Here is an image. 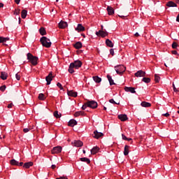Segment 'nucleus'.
I'll return each instance as SVG.
<instances>
[{
  "label": "nucleus",
  "instance_id": "680f3d73",
  "mask_svg": "<svg viewBox=\"0 0 179 179\" xmlns=\"http://www.w3.org/2000/svg\"><path fill=\"white\" fill-rule=\"evenodd\" d=\"M52 170H54V169H55V167H57V166H55V164H53V165H52Z\"/></svg>",
  "mask_w": 179,
  "mask_h": 179
},
{
  "label": "nucleus",
  "instance_id": "13d9d810",
  "mask_svg": "<svg viewBox=\"0 0 179 179\" xmlns=\"http://www.w3.org/2000/svg\"><path fill=\"white\" fill-rule=\"evenodd\" d=\"M164 117H169L170 114L169 113H166L164 114Z\"/></svg>",
  "mask_w": 179,
  "mask_h": 179
},
{
  "label": "nucleus",
  "instance_id": "052dcab7",
  "mask_svg": "<svg viewBox=\"0 0 179 179\" xmlns=\"http://www.w3.org/2000/svg\"><path fill=\"white\" fill-rule=\"evenodd\" d=\"M135 37H139V34L138 32H136L135 34H134Z\"/></svg>",
  "mask_w": 179,
  "mask_h": 179
},
{
  "label": "nucleus",
  "instance_id": "2f4dec72",
  "mask_svg": "<svg viewBox=\"0 0 179 179\" xmlns=\"http://www.w3.org/2000/svg\"><path fill=\"white\" fill-rule=\"evenodd\" d=\"M93 80L96 82V83H100L101 82V78H99L97 76H93Z\"/></svg>",
  "mask_w": 179,
  "mask_h": 179
},
{
  "label": "nucleus",
  "instance_id": "9d476101",
  "mask_svg": "<svg viewBox=\"0 0 179 179\" xmlns=\"http://www.w3.org/2000/svg\"><path fill=\"white\" fill-rule=\"evenodd\" d=\"M101 136H104V134L101 132H98L97 130H95L94 131V136L93 138H95V139H99V138H101Z\"/></svg>",
  "mask_w": 179,
  "mask_h": 179
},
{
  "label": "nucleus",
  "instance_id": "f257e3e1",
  "mask_svg": "<svg viewBox=\"0 0 179 179\" xmlns=\"http://www.w3.org/2000/svg\"><path fill=\"white\" fill-rule=\"evenodd\" d=\"M40 41L43 47H45L46 48H50V47H51V41L46 36H43L41 38Z\"/></svg>",
  "mask_w": 179,
  "mask_h": 179
},
{
  "label": "nucleus",
  "instance_id": "f704fd0d",
  "mask_svg": "<svg viewBox=\"0 0 179 179\" xmlns=\"http://www.w3.org/2000/svg\"><path fill=\"white\" fill-rule=\"evenodd\" d=\"M53 115L55 118H61V113H59L57 110L54 112Z\"/></svg>",
  "mask_w": 179,
  "mask_h": 179
},
{
  "label": "nucleus",
  "instance_id": "5fc2aeb1",
  "mask_svg": "<svg viewBox=\"0 0 179 179\" xmlns=\"http://www.w3.org/2000/svg\"><path fill=\"white\" fill-rule=\"evenodd\" d=\"M13 107V103H10L8 105V108H12Z\"/></svg>",
  "mask_w": 179,
  "mask_h": 179
},
{
  "label": "nucleus",
  "instance_id": "338daca9",
  "mask_svg": "<svg viewBox=\"0 0 179 179\" xmlns=\"http://www.w3.org/2000/svg\"><path fill=\"white\" fill-rule=\"evenodd\" d=\"M176 3H179V0H176Z\"/></svg>",
  "mask_w": 179,
  "mask_h": 179
},
{
  "label": "nucleus",
  "instance_id": "e2e57ef3",
  "mask_svg": "<svg viewBox=\"0 0 179 179\" xmlns=\"http://www.w3.org/2000/svg\"><path fill=\"white\" fill-rule=\"evenodd\" d=\"M0 8H3V3H0Z\"/></svg>",
  "mask_w": 179,
  "mask_h": 179
},
{
  "label": "nucleus",
  "instance_id": "8fccbe9b",
  "mask_svg": "<svg viewBox=\"0 0 179 179\" xmlns=\"http://www.w3.org/2000/svg\"><path fill=\"white\" fill-rule=\"evenodd\" d=\"M122 138L124 141H127L128 139V138H127L126 136L124 134H122Z\"/></svg>",
  "mask_w": 179,
  "mask_h": 179
},
{
  "label": "nucleus",
  "instance_id": "4be33fe9",
  "mask_svg": "<svg viewBox=\"0 0 179 179\" xmlns=\"http://www.w3.org/2000/svg\"><path fill=\"white\" fill-rule=\"evenodd\" d=\"M99 150H100V148H99L98 146L94 147L91 150V155H96V153H97L99 152Z\"/></svg>",
  "mask_w": 179,
  "mask_h": 179
},
{
  "label": "nucleus",
  "instance_id": "0eeeda50",
  "mask_svg": "<svg viewBox=\"0 0 179 179\" xmlns=\"http://www.w3.org/2000/svg\"><path fill=\"white\" fill-rule=\"evenodd\" d=\"M72 145L76 146V148H81V146H83V142H82L80 140H75L73 142H72Z\"/></svg>",
  "mask_w": 179,
  "mask_h": 179
},
{
  "label": "nucleus",
  "instance_id": "dca6fc26",
  "mask_svg": "<svg viewBox=\"0 0 179 179\" xmlns=\"http://www.w3.org/2000/svg\"><path fill=\"white\" fill-rule=\"evenodd\" d=\"M124 90L125 92H130V93H136V91H135V87H125Z\"/></svg>",
  "mask_w": 179,
  "mask_h": 179
},
{
  "label": "nucleus",
  "instance_id": "c756f323",
  "mask_svg": "<svg viewBox=\"0 0 179 179\" xmlns=\"http://www.w3.org/2000/svg\"><path fill=\"white\" fill-rule=\"evenodd\" d=\"M26 16H27V10H22L21 12V17L22 19H26Z\"/></svg>",
  "mask_w": 179,
  "mask_h": 179
},
{
  "label": "nucleus",
  "instance_id": "20e7f679",
  "mask_svg": "<svg viewBox=\"0 0 179 179\" xmlns=\"http://www.w3.org/2000/svg\"><path fill=\"white\" fill-rule=\"evenodd\" d=\"M61 152H62V147H61V146L54 147L52 148V150H51L52 155H56L58 153H61Z\"/></svg>",
  "mask_w": 179,
  "mask_h": 179
},
{
  "label": "nucleus",
  "instance_id": "c85d7f7f",
  "mask_svg": "<svg viewBox=\"0 0 179 179\" xmlns=\"http://www.w3.org/2000/svg\"><path fill=\"white\" fill-rule=\"evenodd\" d=\"M39 33L41 36H45V34H47V31L44 27L40 28Z\"/></svg>",
  "mask_w": 179,
  "mask_h": 179
},
{
  "label": "nucleus",
  "instance_id": "72a5a7b5",
  "mask_svg": "<svg viewBox=\"0 0 179 179\" xmlns=\"http://www.w3.org/2000/svg\"><path fill=\"white\" fill-rule=\"evenodd\" d=\"M80 162H85V163H87V164H90V159L86 158V157H83L80 158Z\"/></svg>",
  "mask_w": 179,
  "mask_h": 179
},
{
  "label": "nucleus",
  "instance_id": "4c0bfd02",
  "mask_svg": "<svg viewBox=\"0 0 179 179\" xmlns=\"http://www.w3.org/2000/svg\"><path fill=\"white\" fill-rule=\"evenodd\" d=\"M7 41H9V38L1 37L0 40V43H6Z\"/></svg>",
  "mask_w": 179,
  "mask_h": 179
},
{
  "label": "nucleus",
  "instance_id": "7ed1b4c3",
  "mask_svg": "<svg viewBox=\"0 0 179 179\" xmlns=\"http://www.w3.org/2000/svg\"><path fill=\"white\" fill-rule=\"evenodd\" d=\"M27 59L32 64V65L36 66L38 64V57L33 56L31 53H27Z\"/></svg>",
  "mask_w": 179,
  "mask_h": 179
},
{
  "label": "nucleus",
  "instance_id": "6ab92c4d",
  "mask_svg": "<svg viewBox=\"0 0 179 179\" xmlns=\"http://www.w3.org/2000/svg\"><path fill=\"white\" fill-rule=\"evenodd\" d=\"M76 31H85V27L82 24H78V27L76 28Z\"/></svg>",
  "mask_w": 179,
  "mask_h": 179
},
{
  "label": "nucleus",
  "instance_id": "473e14b6",
  "mask_svg": "<svg viewBox=\"0 0 179 179\" xmlns=\"http://www.w3.org/2000/svg\"><path fill=\"white\" fill-rule=\"evenodd\" d=\"M75 68L73 67V64H70L69 68V73H73L75 72V70H73Z\"/></svg>",
  "mask_w": 179,
  "mask_h": 179
},
{
  "label": "nucleus",
  "instance_id": "864d4df0",
  "mask_svg": "<svg viewBox=\"0 0 179 179\" xmlns=\"http://www.w3.org/2000/svg\"><path fill=\"white\" fill-rule=\"evenodd\" d=\"M110 55H114V49H110Z\"/></svg>",
  "mask_w": 179,
  "mask_h": 179
},
{
  "label": "nucleus",
  "instance_id": "aec40b11",
  "mask_svg": "<svg viewBox=\"0 0 179 179\" xmlns=\"http://www.w3.org/2000/svg\"><path fill=\"white\" fill-rule=\"evenodd\" d=\"M166 6H168V8H176L177 3H174L173 1H169L166 3Z\"/></svg>",
  "mask_w": 179,
  "mask_h": 179
},
{
  "label": "nucleus",
  "instance_id": "ddd939ff",
  "mask_svg": "<svg viewBox=\"0 0 179 179\" xmlns=\"http://www.w3.org/2000/svg\"><path fill=\"white\" fill-rule=\"evenodd\" d=\"M10 164H12V166H23V162H20L19 163V162L16 161L15 159H11L10 160Z\"/></svg>",
  "mask_w": 179,
  "mask_h": 179
},
{
  "label": "nucleus",
  "instance_id": "79ce46f5",
  "mask_svg": "<svg viewBox=\"0 0 179 179\" xmlns=\"http://www.w3.org/2000/svg\"><path fill=\"white\" fill-rule=\"evenodd\" d=\"M20 76H21L20 73H17L15 74V78H16L17 80H20Z\"/></svg>",
  "mask_w": 179,
  "mask_h": 179
},
{
  "label": "nucleus",
  "instance_id": "423d86ee",
  "mask_svg": "<svg viewBox=\"0 0 179 179\" xmlns=\"http://www.w3.org/2000/svg\"><path fill=\"white\" fill-rule=\"evenodd\" d=\"M87 103L90 108H97V102L96 101H87Z\"/></svg>",
  "mask_w": 179,
  "mask_h": 179
},
{
  "label": "nucleus",
  "instance_id": "6e6d98bb",
  "mask_svg": "<svg viewBox=\"0 0 179 179\" xmlns=\"http://www.w3.org/2000/svg\"><path fill=\"white\" fill-rule=\"evenodd\" d=\"M172 54H173V55H177V50H173Z\"/></svg>",
  "mask_w": 179,
  "mask_h": 179
},
{
  "label": "nucleus",
  "instance_id": "cd10ccee",
  "mask_svg": "<svg viewBox=\"0 0 179 179\" xmlns=\"http://www.w3.org/2000/svg\"><path fill=\"white\" fill-rule=\"evenodd\" d=\"M74 48L79 50L82 47V42H77L73 45Z\"/></svg>",
  "mask_w": 179,
  "mask_h": 179
},
{
  "label": "nucleus",
  "instance_id": "6e6552de",
  "mask_svg": "<svg viewBox=\"0 0 179 179\" xmlns=\"http://www.w3.org/2000/svg\"><path fill=\"white\" fill-rule=\"evenodd\" d=\"M54 76H52V72H50L48 76L45 78V80L47 82V85H51V82L52 81V78Z\"/></svg>",
  "mask_w": 179,
  "mask_h": 179
},
{
  "label": "nucleus",
  "instance_id": "1a4fd4ad",
  "mask_svg": "<svg viewBox=\"0 0 179 179\" xmlns=\"http://www.w3.org/2000/svg\"><path fill=\"white\" fill-rule=\"evenodd\" d=\"M145 75H146V72L142 70H139L136 73H135V76H136V78H142L145 76Z\"/></svg>",
  "mask_w": 179,
  "mask_h": 179
},
{
  "label": "nucleus",
  "instance_id": "f03ea898",
  "mask_svg": "<svg viewBox=\"0 0 179 179\" xmlns=\"http://www.w3.org/2000/svg\"><path fill=\"white\" fill-rule=\"evenodd\" d=\"M115 71L117 73V75H120V76H122L124 75V72H125L127 68L122 65H117L114 67Z\"/></svg>",
  "mask_w": 179,
  "mask_h": 179
},
{
  "label": "nucleus",
  "instance_id": "603ef678",
  "mask_svg": "<svg viewBox=\"0 0 179 179\" xmlns=\"http://www.w3.org/2000/svg\"><path fill=\"white\" fill-rule=\"evenodd\" d=\"M173 91L174 92H178V90H177V88H176V85H174V83H173Z\"/></svg>",
  "mask_w": 179,
  "mask_h": 179
},
{
  "label": "nucleus",
  "instance_id": "7c9ffc66",
  "mask_svg": "<svg viewBox=\"0 0 179 179\" xmlns=\"http://www.w3.org/2000/svg\"><path fill=\"white\" fill-rule=\"evenodd\" d=\"M79 115H85V112L83 110L77 111L74 113V116L79 117Z\"/></svg>",
  "mask_w": 179,
  "mask_h": 179
},
{
  "label": "nucleus",
  "instance_id": "5701e85b",
  "mask_svg": "<svg viewBox=\"0 0 179 179\" xmlns=\"http://www.w3.org/2000/svg\"><path fill=\"white\" fill-rule=\"evenodd\" d=\"M106 44L108 47H110V48H113L114 47V43H113V41H111L110 39L106 40Z\"/></svg>",
  "mask_w": 179,
  "mask_h": 179
},
{
  "label": "nucleus",
  "instance_id": "9b49d317",
  "mask_svg": "<svg viewBox=\"0 0 179 179\" xmlns=\"http://www.w3.org/2000/svg\"><path fill=\"white\" fill-rule=\"evenodd\" d=\"M97 36H101V37H106V36H108V32L104 31L103 30H99V31L96 32Z\"/></svg>",
  "mask_w": 179,
  "mask_h": 179
},
{
  "label": "nucleus",
  "instance_id": "09e8293b",
  "mask_svg": "<svg viewBox=\"0 0 179 179\" xmlns=\"http://www.w3.org/2000/svg\"><path fill=\"white\" fill-rule=\"evenodd\" d=\"M56 179H68V177H66V176H61L59 178H57Z\"/></svg>",
  "mask_w": 179,
  "mask_h": 179
},
{
  "label": "nucleus",
  "instance_id": "2eb2a0df",
  "mask_svg": "<svg viewBox=\"0 0 179 179\" xmlns=\"http://www.w3.org/2000/svg\"><path fill=\"white\" fill-rule=\"evenodd\" d=\"M59 29H65L66 27H68V23H66V22L61 21L59 23Z\"/></svg>",
  "mask_w": 179,
  "mask_h": 179
},
{
  "label": "nucleus",
  "instance_id": "c9c22d12",
  "mask_svg": "<svg viewBox=\"0 0 179 179\" xmlns=\"http://www.w3.org/2000/svg\"><path fill=\"white\" fill-rule=\"evenodd\" d=\"M142 82H144L145 83H150V78L144 77L142 79Z\"/></svg>",
  "mask_w": 179,
  "mask_h": 179
},
{
  "label": "nucleus",
  "instance_id": "a19ab883",
  "mask_svg": "<svg viewBox=\"0 0 179 179\" xmlns=\"http://www.w3.org/2000/svg\"><path fill=\"white\" fill-rule=\"evenodd\" d=\"M87 107H89V105L87 103V102L85 103L83 106H82V110H86V108H87Z\"/></svg>",
  "mask_w": 179,
  "mask_h": 179
},
{
  "label": "nucleus",
  "instance_id": "e433bc0d",
  "mask_svg": "<svg viewBox=\"0 0 179 179\" xmlns=\"http://www.w3.org/2000/svg\"><path fill=\"white\" fill-rule=\"evenodd\" d=\"M155 81L156 83H159V82H160V77L157 74L155 75Z\"/></svg>",
  "mask_w": 179,
  "mask_h": 179
},
{
  "label": "nucleus",
  "instance_id": "c03bdc74",
  "mask_svg": "<svg viewBox=\"0 0 179 179\" xmlns=\"http://www.w3.org/2000/svg\"><path fill=\"white\" fill-rule=\"evenodd\" d=\"M109 102L111 103L112 104H120L119 103L115 102V101H114V99H111L109 100Z\"/></svg>",
  "mask_w": 179,
  "mask_h": 179
},
{
  "label": "nucleus",
  "instance_id": "4d7b16f0",
  "mask_svg": "<svg viewBox=\"0 0 179 179\" xmlns=\"http://www.w3.org/2000/svg\"><path fill=\"white\" fill-rule=\"evenodd\" d=\"M15 2L17 5H19V3H20V0H15Z\"/></svg>",
  "mask_w": 179,
  "mask_h": 179
},
{
  "label": "nucleus",
  "instance_id": "a878e982",
  "mask_svg": "<svg viewBox=\"0 0 179 179\" xmlns=\"http://www.w3.org/2000/svg\"><path fill=\"white\" fill-rule=\"evenodd\" d=\"M129 153V146L126 145L124 146V156H128Z\"/></svg>",
  "mask_w": 179,
  "mask_h": 179
},
{
  "label": "nucleus",
  "instance_id": "412c9836",
  "mask_svg": "<svg viewBox=\"0 0 179 179\" xmlns=\"http://www.w3.org/2000/svg\"><path fill=\"white\" fill-rule=\"evenodd\" d=\"M118 118L119 120H120V121H127V120H128V116H127V115H118Z\"/></svg>",
  "mask_w": 179,
  "mask_h": 179
},
{
  "label": "nucleus",
  "instance_id": "69168bd1",
  "mask_svg": "<svg viewBox=\"0 0 179 179\" xmlns=\"http://www.w3.org/2000/svg\"><path fill=\"white\" fill-rule=\"evenodd\" d=\"M103 110H107V108L106 106L103 107Z\"/></svg>",
  "mask_w": 179,
  "mask_h": 179
},
{
  "label": "nucleus",
  "instance_id": "3c124183",
  "mask_svg": "<svg viewBox=\"0 0 179 179\" xmlns=\"http://www.w3.org/2000/svg\"><path fill=\"white\" fill-rule=\"evenodd\" d=\"M119 17H121V19H126V17H128V15H118Z\"/></svg>",
  "mask_w": 179,
  "mask_h": 179
},
{
  "label": "nucleus",
  "instance_id": "39448f33",
  "mask_svg": "<svg viewBox=\"0 0 179 179\" xmlns=\"http://www.w3.org/2000/svg\"><path fill=\"white\" fill-rule=\"evenodd\" d=\"M73 64L74 69H79L82 66V62L80 60H76L73 62L71 63Z\"/></svg>",
  "mask_w": 179,
  "mask_h": 179
},
{
  "label": "nucleus",
  "instance_id": "393cba45",
  "mask_svg": "<svg viewBox=\"0 0 179 179\" xmlns=\"http://www.w3.org/2000/svg\"><path fill=\"white\" fill-rule=\"evenodd\" d=\"M141 107L148 108V107H151L152 103L146 102V101H143V102H141Z\"/></svg>",
  "mask_w": 179,
  "mask_h": 179
},
{
  "label": "nucleus",
  "instance_id": "a18cd8bd",
  "mask_svg": "<svg viewBox=\"0 0 179 179\" xmlns=\"http://www.w3.org/2000/svg\"><path fill=\"white\" fill-rule=\"evenodd\" d=\"M31 128H25L23 129V132H24L25 134H27V132H29V131H31Z\"/></svg>",
  "mask_w": 179,
  "mask_h": 179
},
{
  "label": "nucleus",
  "instance_id": "bb28decb",
  "mask_svg": "<svg viewBox=\"0 0 179 179\" xmlns=\"http://www.w3.org/2000/svg\"><path fill=\"white\" fill-rule=\"evenodd\" d=\"M107 78H108V80L110 86H113V85H115V83H114V80H113V78H111V76L110 75L107 76Z\"/></svg>",
  "mask_w": 179,
  "mask_h": 179
},
{
  "label": "nucleus",
  "instance_id": "4468645a",
  "mask_svg": "<svg viewBox=\"0 0 179 179\" xmlns=\"http://www.w3.org/2000/svg\"><path fill=\"white\" fill-rule=\"evenodd\" d=\"M69 127H75V125H78V122L75 119H71L68 122Z\"/></svg>",
  "mask_w": 179,
  "mask_h": 179
},
{
  "label": "nucleus",
  "instance_id": "49530a36",
  "mask_svg": "<svg viewBox=\"0 0 179 179\" xmlns=\"http://www.w3.org/2000/svg\"><path fill=\"white\" fill-rule=\"evenodd\" d=\"M57 86L59 87L61 90H64V87H62V85L59 83H57Z\"/></svg>",
  "mask_w": 179,
  "mask_h": 179
},
{
  "label": "nucleus",
  "instance_id": "ea45409f",
  "mask_svg": "<svg viewBox=\"0 0 179 179\" xmlns=\"http://www.w3.org/2000/svg\"><path fill=\"white\" fill-rule=\"evenodd\" d=\"M177 47H179L178 44H177V42H173L172 43V48H173L174 50H176Z\"/></svg>",
  "mask_w": 179,
  "mask_h": 179
},
{
  "label": "nucleus",
  "instance_id": "0e129e2a",
  "mask_svg": "<svg viewBox=\"0 0 179 179\" xmlns=\"http://www.w3.org/2000/svg\"><path fill=\"white\" fill-rule=\"evenodd\" d=\"M83 152L84 154L86 153V150H83Z\"/></svg>",
  "mask_w": 179,
  "mask_h": 179
},
{
  "label": "nucleus",
  "instance_id": "37998d69",
  "mask_svg": "<svg viewBox=\"0 0 179 179\" xmlns=\"http://www.w3.org/2000/svg\"><path fill=\"white\" fill-rule=\"evenodd\" d=\"M6 90V85H3L0 87L1 92H5Z\"/></svg>",
  "mask_w": 179,
  "mask_h": 179
},
{
  "label": "nucleus",
  "instance_id": "b1692460",
  "mask_svg": "<svg viewBox=\"0 0 179 179\" xmlns=\"http://www.w3.org/2000/svg\"><path fill=\"white\" fill-rule=\"evenodd\" d=\"M31 166H33V162H29L24 163L23 165V167H24V169H30V167H31Z\"/></svg>",
  "mask_w": 179,
  "mask_h": 179
},
{
  "label": "nucleus",
  "instance_id": "bf43d9fd",
  "mask_svg": "<svg viewBox=\"0 0 179 179\" xmlns=\"http://www.w3.org/2000/svg\"><path fill=\"white\" fill-rule=\"evenodd\" d=\"M127 141H128V142H131V143H132V138H127Z\"/></svg>",
  "mask_w": 179,
  "mask_h": 179
},
{
  "label": "nucleus",
  "instance_id": "f8f14e48",
  "mask_svg": "<svg viewBox=\"0 0 179 179\" xmlns=\"http://www.w3.org/2000/svg\"><path fill=\"white\" fill-rule=\"evenodd\" d=\"M68 96H70L71 97H78V92L73 91V90H67Z\"/></svg>",
  "mask_w": 179,
  "mask_h": 179
},
{
  "label": "nucleus",
  "instance_id": "58836bf2",
  "mask_svg": "<svg viewBox=\"0 0 179 179\" xmlns=\"http://www.w3.org/2000/svg\"><path fill=\"white\" fill-rule=\"evenodd\" d=\"M38 99H39V100H45V96L44 94H43V93L39 94Z\"/></svg>",
  "mask_w": 179,
  "mask_h": 179
},
{
  "label": "nucleus",
  "instance_id": "774afa93",
  "mask_svg": "<svg viewBox=\"0 0 179 179\" xmlns=\"http://www.w3.org/2000/svg\"><path fill=\"white\" fill-rule=\"evenodd\" d=\"M178 114H179V110H178Z\"/></svg>",
  "mask_w": 179,
  "mask_h": 179
},
{
  "label": "nucleus",
  "instance_id": "de8ad7c7",
  "mask_svg": "<svg viewBox=\"0 0 179 179\" xmlns=\"http://www.w3.org/2000/svg\"><path fill=\"white\" fill-rule=\"evenodd\" d=\"M20 13V9H15L14 11V15H19Z\"/></svg>",
  "mask_w": 179,
  "mask_h": 179
},
{
  "label": "nucleus",
  "instance_id": "f3484780",
  "mask_svg": "<svg viewBox=\"0 0 179 179\" xmlns=\"http://www.w3.org/2000/svg\"><path fill=\"white\" fill-rule=\"evenodd\" d=\"M106 10L108 12V15H114V8H113V7L108 6Z\"/></svg>",
  "mask_w": 179,
  "mask_h": 179
},
{
  "label": "nucleus",
  "instance_id": "a211bd4d",
  "mask_svg": "<svg viewBox=\"0 0 179 179\" xmlns=\"http://www.w3.org/2000/svg\"><path fill=\"white\" fill-rule=\"evenodd\" d=\"M0 78L2 80H6L8 79V73L5 71H1Z\"/></svg>",
  "mask_w": 179,
  "mask_h": 179
}]
</instances>
